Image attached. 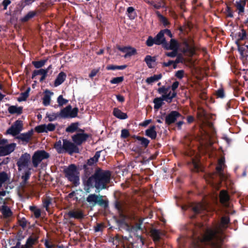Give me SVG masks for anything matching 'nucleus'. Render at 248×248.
I'll use <instances>...</instances> for the list:
<instances>
[{
    "label": "nucleus",
    "mask_w": 248,
    "mask_h": 248,
    "mask_svg": "<svg viewBox=\"0 0 248 248\" xmlns=\"http://www.w3.org/2000/svg\"><path fill=\"white\" fill-rule=\"evenodd\" d=\"M162 77L161 74L158 75H154L153 76H151L146 78V82L148 84H152L153 82L158 81Z\"/></svg>",
    "instance_id": "c756f323"
},
{
    "label": "nucleus",
    "mask_w": 248,
    "mask_h": 248,
    "mask_svg": "<svg viewBox=\"0 0 248 248\" xmlns=\"http://www.w3.org/2000/svg\"><path fill=\"white\" fill-rule=\"evenodd\" d=\"M63 173L65 177L75 186H77L79 185V172L75 164H70L65 168L63 170Z\"/></svg>",
    "instance_id": "7ed1b4c3"
},
{
    "label": "nucleus",
    "mask_w": 248,
    "mask_h": 248,
    "mask_svg": "<svg viewBox=\"0 0 248 248\" xmlns=\"http://www.w3.org/2000/svg\"><path fill=\"white\" fill-rule=\"evenodd\" d=\"M46 117L48 118L49 122H52L60 117L59 113H52V114L46 113Z\"/></svg>",
    "instance_id": "8fccbe9b"
},
{
    "label": "nucleus",
    "mask_w": 248,
    "mask_h": 248,
    "mask_svg": "<svg viewBox=\"0 0 248 248\" xmlns=\"http://www.w3.org/2000/svg\"><path fill=\"white\" fill-rule=\"evenodd\" d=\"M51 202L52 199L49 197H46L45 199H43V205L46 211H48L49 206L50 204L51 203Z\"/></svg>",
    "instance_id": "37998d69"
},
{
    "label": "nucleus",
    "mask_w": 248,
    "mask_h": 248,
    "mask_svg": "<svg viewBox=\"0 0 248 248\" xmlns=\"http://www.w3.org/2000/svg\"><path fill=\"white\" fill-rule=\"evenodd\" d=\"M175 76L178 78L182 79L184 76V71L183 70L177 71L176 72Z\"/></svg>",
    "instance_id": "774afa93"
},
{
    "label": "nucleus",
    "mask_w": 248,
    "mask_h": 248,
    "mask_svg": "<svg viewBox=\"0 0 248 248\" xmlns=\"http://www.w3.org/2000/svg\"><path fill=\"white\" fill-rule=\"evenodd\" d=\"M156 60V57L155 56L152 57L150 55H147L144 59V62H146V64L149 68H153L152 62H155Z\"/></svg>",
    "instance_id": "7c9ffc66"
},
{
    "label": "nucleus",
    "mask_w": 248,
    "mask_h": 248,
    "mask_svg": "<svg viewBox=\"0 0 248 248\" xmlns=\"http://www.w3.org/2000/svg\"><path fill=\"white\" fill-rule=\"evenodd\" d=\"M133 138H134L140 141V144L142 145V147L144 148H147L150 143V140L144 137L134 135L133 136Z\"/></svg>",
    "instance_id": "c85d7f7f"
},
{
    "label": "nucleus",
    "mask_w": 248,
    "mask_h": 248,
    "mask_svg": "<svg viewBox=\"0 0 248 248\" xmlns=\"http://www.w3.org/2000/svg\"><path fill=\"white\" fill-rule=\"evenodd\" d=\"M96 162H97L95 160H94L93 158L91 157L90 159L87 160L86 163L85 164L87 165V166L93 167L94 165Z\"/></svg>",
    "instance_id": "69168bd1"
},
{
    "label": "nucleus",
    "mask_w": 248,
    "mask_h": 248,
    "mask_svg": "<svg viewBox=\"0 0 248 248\" xmlns=\"http://www.w3.org/2000/svg\"><path fill=\"white\" fill-rule=\"evenodd\" d=\"M47 73V71L45 70L44 69H40L39 70H35L33 71L31 78L34 79L35 78V77L38 75H43Z\"/></svg>",
    "instance_id": "ea45409f"
},
{
    "label": "nucleus",
    "mask_w": 248,
    "mask_h": 248,
    "mask_svg": "<svg viewBox=\"0 0 248 248\" xmlns=\"http://www.w3.org/2000/svg\"><path fill=\"white\" fill-rule=\"evenodd\" d=\"M57 101L58 103V106L59 107H62L68 102V100L64 98L62 95H60L58 97Z\"/></svg>",
    "instance_id": "79ce46f5"
},
{
    "label": "nucleus",
    "mask_w": 248,
    "mask_h": 248,
    "mask_svg": "<svg viewBox=\"0 0 248 248\" xmlns=\"http://www.w3.org/2000/svg\"><path fill=\"white\" fill-rule=\"evenodd\" d=\"M216 173L219 176L221 179H223L224 177V174L223 173V167L219 165H217L216 167Z\"/></svg>",
    "instance_id": "49530a36"
},
{
    "label": "nucleus",
    "mask_w": 248,
    "mask_h": 248,
    "mask_svg": "<svg viewBox=\"0 0 248 248\" xmlns=\"http://www.w3.org/2000/svg\"><path fill=\"white\" fill-rule=\"evenodd\" d=\"M126 13L127 16L131 19H133L136 16V13L135 12V9L133 7H128L127 8Z\"/></svg>",
    "instance_id": "c9c22d12"
},
{
    "label": "nucleus",
    "mask_w": 248,
    "mask_h": 248,
    "mask_svg": "<svg viewBox=\"0 0 248 248\" xmlns=\"http://www.w3.org/2000/svg\"><path fill=\"white\" fill-rule=\"evenodd\" d=\"M35 130L38 133H47L46 128V124L38 125L35 127Z\"/></svg>",
    "instance_id": "de8ad7c7"
},
{
    "label": "nucleus",
    "mask_w": 248,
    "mask_h": 248,
    "mask_svg": "<svg viewBox=\"0 0 248 248\" xmlns=\"http://www.w3.org/2000/svg\"><path fill=\"white\" fill-rule=\"evenodd\" d=\"M219 199L220 203L225 207H229V201L230 197L228 192L226 190H221L219 193Z\"/></svg>",
    "instance_id": "4468645a"
},
{
    "label": "nucleus",
    "mask_w": 248,
    "mask_h": 248,
    "mask_svg": "<svg viewBox=\"0 0 248 248\" xmlns=\"http://www.w3.org/2000/svg\"><path fill=\"white\" fill-rule=\"evenodd\" d=\"M82 168L84 170L85 176L87 177V179L89 177H90V175L93 171V167L84 164L82 166Z\"/></svg>",
    "instance_id": "72a5a7b5"
},
{
    "label": "nucleus",
    "mask_w": 248,
    "mask_h": 248,
    "mask_svg": "<svg viewBox=\"0 0 248 248\" xmlns=\"http://www.w3.org/2000/svg\"><path fill=\"white\" fill-rule=\"evenodd\" d=\"M23 123L19 120H16L9 129L6 131V133L11 134L13 136L17 135L22 130Z\"/></svg>",
    "instance_id": "9d476101"
},
{
    "label": "nucleus",
    "mask_w": 248,
    "mask_h": 248,
    "mask_svg": "<svg viewBox=\"0 0 248 248\" xmlns=\"http://www.w3.org/2000/svg\"><path fill=\"white\" fill-rule=\"evenodd\" d=\"M54 148L56 150L58 154L62 153V145L61 140H59L55 143Z\"/></svg>",
    "instance_id": "a19ab883"
},
{
    "label": "nucleus",
    "mask_w": 248,
    "mask_h": 248,
    "mask_svg": "<svg viewBox=\"0 0 248 248\" xmlns=\"http://www.w3.org/2000/svg\"><path fill=\"white\" fill-rule=\"evenodd\" d=\"M91 136V134L85 133H77L72 136V140L77 146L80 145Z\"/></svg>",
    "instance_id": "9b49d317"
},
{
    "label": "nucleus",
    "mask_w": 248,
    "mask_h": 248,
    "mask_svg": "<svg viewBox=\"0 0 248 248\" xmlns=\"http://www.w3.org/2000/svg\"><path fill=\"white\" fill-rule=\"evenodd\" d=\"M50 96L48 94H45L43 98V104L45 106H47L50 104Z\"/></svg>",
    "instance_id": "3c124183"
},
{
    "label": "nucleus",
    "mask_w": 248,
    "mask_h": 248,
    "mask_svg": "<svg viewBox=\"0 0 248 248\" xmlns=\"http://www.w3.org/2000/svg\"><path fill=\"white\" fill-rule=\"evenodd\" d=\"M16 144L12 143L4 146H0V156L7 155L12 153L15 149Z\"/></svg>",
    "instance_id": "2eb2a0df"
},
{
    "label": "nucleus",
    "mask_w": 248,
    "mask_h": 248,
    "mask_svg": "<svg viewBox=\"0 0 248 248\" xmlns=\"http://www.w3.org/2000/svg\"><path fill=\"white\" fill-rule=\"evenodd\" d=\"M31 155L28 153H25L21 155L16 162L18 170L20 171L23 169L31 168L29 165L31 163Z\"/></svg>",
    "instance_id": "423d86ee"
},
{
    "label": "nucleus",
    "mask_w": 248,
    "mask_h": 248,
    "mask_svg": "<svg viewBox=\"0 0 248 248\" xmlns=\"http://www.w3.org/2000/svg\"><path fill=\"white\" fill-rule=\"evenodd\" d=\"M159 16H160V20H161V22L163 23V24L165 26H167L170 24L169 21H168V19L166 17L162 15H161Z\"/></svg>",
    "instance_id": "680f3d73"
},
{
    "label": "nucleus",
    "mask_w": 248,
    "mask_h": 248,
    "mask_svg": "<svg viewBox=\"0 0 248 248\" xmlns=\"http://www.w3.org/2000/svg\"><path fill=\"white\" fill-rule=\"evenodd\" d=\"M49 153L45 150H37L35 151L31 157L32 166L37 168L41 161L49 157Z\"/></svg>",
    "instance_id": "39448f33"
},
{
    "label": "nucleus",
    "mask_w": 248,
    "mask_h": 248,
    "mask_svg": "<svg viewBox=\"0 0 248 248\" xmlns=\"http://www.w3.org/2000/svg\"><path fill=\"white\" fill-rule=\"evenodd\" d=\"M216 95L217 98H223L225 97V93L223 88H219L216 91Z\"/></svg>",
    "instance_id": "864d4df0"
},
{
    "label": "nucleus",
    "mask_w": 248,
    "mask_h": 248,
    "mask_svg": "<svg viewBox=\"0 0 248 248\" xmlns=\"http://www.w3.org/2000/svg\"><path fill=\"white\" fill-rule=\"evenodd\" d=\"M225 13L227 17H233V11L232 10V8L230 6H227Z\"/></svg>",
    "instance_id": "5fc2aeb1"
},
{
    "label": "nucleus",
    "mask_w": 248,
    "mask_h": 248,
    "mask_svg": "<svg viewBox=\"0 0 248 248\" xmlns=\"http://www.w3.org/2000/svg\"><path fill=\"white\" fill-rule=\"evenodd\" d=\"M47 61V59L41 60L39 61H32V64L37 69L41 68L43 67Z\"/></svg>",
    "instance_id": "2f4dec72"
},
{
    "label": "nucleus",
    "mask_w": 248,
    "mask_h": 248,
    "mask_svg": "<svg viewBox=\"0 0 248 248\" xmlns=\"http://www.w3.org/2000/svg\"><path fill=\"white\" fill-rule=\"evenodd\" d=\"M38 15L37 11H30L25 16L20 19L22 23H26Z\"/></svg>",
    "instance_id": "a211bd4d"
},
{
    "label": "nucleus",
    "mask_w": 248,
    "mask_h": 248,
    "mask_svg": "<svg viewBox=\"0 0 248 248\" xmlns=\"http://www.w3.org/2000/svg\"><path fill=\"white\" fill-rule=\"evenodd\" d=\"M185 47L183 49L184 53H188L190 56H193L195 52V48L194 46H190L189 43L186 41L184 43Z\"/></svg>",
    "instance_id": "b1692460"
},
{
    "label": "nucleus",
    "mask_w": 248,
    "mask_h": 248,
    "mask_svg": "<svg viewBox=\"0 0 248 248\" xmlns=\"http://www.w3.org/2000/svg\"><path fill=\"white\" fill-rule=\"evenodd\" d=\"M39 238L38 234L32 233L27 239L26 244L24 245V248H31L34 245L38 243Z\"/></svg>",
    "instance_id": "dca6fc26"
},
{
    "label": "nucleus",
    "mask_w": 248,
    "mask_h": 248,
    "mask_svg": "<svg viewBox=\"0 0 248 248\" xmlns=\"http://www.w3.org/2000/svg\"><path fill=\"white\" fill-rule=\"evenodd\" d=\"M130 136V133L128 130L123 129L121 130V137L123 139H126Z\"/></svg>",
    "instance_id": "6e6d98bb"
},
{
    "label": "nucleus",
    "mask_w": 248,
    "mask_h": 248,
    "mask_svg": "<svg viewBox=\"0 0 248 248\" xmlns=\"http://www.w3.org/2000/svg\"><path fill=\"white\" fill-rule=\"evenodd\" d=\"M163 234V233L159 230L153 229L151 230V236L155 243L159 242L161 239V235Z\"/></svg>",
    "instance_id": "6ab92c4d"
},
{
    "label": "nucleus",
    "mask_w": 248,
    "mask_h": 248,
    "mask_svg": "<svg viewBox=\"0 0 248 248\" xmlns=\"http://www.w3.org/2000/svg\"><path fill=\"white\" fill-rule=\"evenodd\" d=\"M31 168L26 169L23 174L21 176V179L23 180L22 183L24 185L27 184L28 180L30 179V176L31 174Z\"/></svg>",
    "instance_id": "bb28decb"
},
{
    "label": "nucleus",
    "mask_w": 248,
    "mask_h": 248,
    "mask_svg": "<svg viewBox=\"0 0 248 248\" xmlns=\"http://www.w3.org/2000/svg\"><path fill=\"white\" fill-rule=\"evenodd\" d=\"M238 40H244L247 38V33L246 31L243 29L241 30V31L238 33Z\"/></svg>",
    "instance_id": "09e8293b"
},
{
    "label": "nucleus",
    "mask_w": 248,
    "mask_h": 248,
    "mask_svg": "<svg viewBox=\"0 0 248 248\" xmlns=\"http://www.w3.org/2000/svg\"><path fill=\"white\" fill-rule=\"evenodd\" d=\"M103 196L97 195L95 194H91L86 198V201L91 205V207H93L98 204L105 209L108 207V200H105L103 199Z\"/></svg>",
    "instance_id": "20e7f679"
},
{
    "label": "nucleus",
    "mask_w": 248,
    "mask_h": 248,
    "mask_svg": "<svg viewBox=\"0 0 248 248\" xmlns=\"http://www.w3.org/2000/svg\"><path fill=\"white\" fill-rule=\"evenodd\" d=\"M1 212L5 217H10L12 215L11 209L7 206L3 205L1 208Z\"/></svg>",
    "instance_id": "e433bc0d"
},
{
    "label": "nucleus",
    "mask_w": 248,
    "mask_h": 248,
    "mask_svg": "<svg viewBox=\"0 0 248 248\" xmlns=\"http://www.w3.org/2000/svg\"><path fill=\"white\" fill-rule=\"evenodd\" d=\"M230 222V217L224 216L215 229H207L204 234L202 225H188L186 229L190 242L189 248H222L223 232L228 228Z\"/></svg>",
    "instance_id": "f257e3e1"
},
{
    "label": "nucleus",
    "mask_w": 248,
    "mask_h": 248,
    "mask_svg": "<svg viewBox=\"0 0 248 248\" xmlns=\"http://www.w3.org/2000/svg\"><path fill=\"white\" fill-rule=\"evenodd\" d=\"M171 52H169L166 53V55L168 57L171 58H174L178 55V50H172Z\"/></svg>",
    "instance_id": "052dcab7"
},
{
    "label": "nucleus",
    "mask_w": 248,
    "mask_h": 248,
    "mask_svg": "<svg viewBox=\"0 0 248 248\" xmlns=\"http://www.w3.org/2000/svg\"><path fill=\"white\" fill-rule=\"evenodd\" d=\"M153 41V37L151 36H149L148 37L145 44L148 46H149V47L152 46L154 45Z\"/></svg>",
    "instance_id": "0e129e2a"
},
{
    "label": "nucleus",
    "mask_w": 248,
    "mask_h": 248,
    "mask_svg": "<svg viewBox=\"0 0 248 248\" xmlns=\"http://www.w3.org/2000/svg\"><path fill=\"white\" fill-rule=\"evenodd\" d=\"M178 48L179 44L178 42L174 39H171L170 41L169 49L170 50H178Z\"/></svg>",
    "instance_id": "58836bf2"
},
{
    "label": "nucleus",
    "mask_w": 248,
    "mask_h": 248,
    "mask_svg": "<svg viewBox=\"0 0 248 248\" xmlns=\"http://www.w3.org/2000/svg\"><path fill=\"white\" fill-rule=\"evenodd\" d=\"M145 134L152 140H155L157 137L155 126V125L150 126L149 128L145 130Z\"/></svg>",
    "instance_id": "aec40b11"
},
{
    "label": "nucleus",
    "mask_w": 248,
    "mask_h": 248,
    "mask_svg": "<svg viewBox=\"0 0 248 248\" xmlns=\"http://www.w3.org/2000/svg\"><path fill=\"white\" fill-rule=\"evenodd\" d=\"M46 130H47V133L48 131L52 132L55 130L56 126L53 124L49 123L47 125L46 124Z\"/></svg>",
    "instance_id": "bf43d9fd"
},
{
    "label": "nucleus",
    "mask_w": 248,
    "mask_h": 248,
    "mask_svg": "<svg viewBox=\"0 0 248 248\" xmlns=\"http://www.w3.org/2000/svg\"><path fill=\"white\" fill-rule=\"evenodd\" d=\"M117 48L121 52L125 53L124 57L127 58L135 55L137 54V50L136 48L132 47L130 46L122 47L119 45L117 46Z\"/></svg>",
    "instance_id": "f8f14e48"
},
{
    "label": "nucleus",
    "mask_w": 248,
    "mask_h": 248,
    "mask_svg": "<svg viewBox=\"0 0 248 248\" xmlns=\"http://www.w3.org/2000/svg\"><path fill=\"white\" fill-rule=\"evenodd\" d=\"M183 117L181 114L178 111L173 110L171 111L165 118V123L170 125L174 123L179 117Z\"/></svg>",
    "instance_id": "ddd939ff"
},
{
    "label": "nucleus",
    "mask_w": 248,
    "mask_h": 248,
    "mask_svg": "<svg viewBox=\"0 0 248 248\" xmlns=\"http://www.w3.org/2000/svg\"><path fill=\"white\" fill-rule=\"evenodd\" d=\"M9 113L11 114H17L20 115L22 113L23 107H17L16 106H11L8 109Z\"/></svg>",
    "instance_id": "393cba45"
},
{
    "label": "nucleus",
    "mask_w": 248,
    "mask_h": 248,
    "mask_svg": "<svg viewBox=\"0 0 248 248\" xmlns=\"http://www.w3.org/2000/svg\"><path fill=\"white\" fill-rule=\"evenodd\" d=\"M67 215L70 218H74L78 219H83L85 216L83 211L80 210H71L68 212Z\"/></svg>",
    "instance_id": "f3484780"
},
{
    "label": "nucleus",
    "mask_w": 248,
    "mask_h": 248,
    "mask_svg": "<svg viewBox=\"0 0 248 248\" xmlns=\"http://www.w3.org/2000/svg\"><path fill=\"white\" fill-rule=\"evenodd\" d=\"M113 197L114 201L113 204L114 208L118 211L120 217H124L125 216L123 214L124 202L123 200L120 199V195L119 193L117 194L115 193L114 194Z\"/></svg>",
    "instance_id": "1a4fd4ad"
},
{
    "label": "nucleus",
    "mask_w": 248,
    "mask_h": 248,
    "mask_svg": "<svg viewBox=\"0 0 248 248\" xmlns=\"http://www.w3.org/2000/svg\"><path fill=\"white\" fill-rule=\"evenodd\" d=\"M79 125L78 122L73 123L66 128L65 131L68 133H73L77 131Z\"/></svg>",
    "instance_id": "cd10ccee"
},
{
    "label": "nucleus",
    "mask_w": 248,
    "mask_h": 248,
    "mask_svg": "<svg viewBox=\"0 0 248 248\" xmlns=\"http://www.w3.org/2000/svg\"><path fill=\"white\" fill-rule=\"evenodd\" d=\"M176 57L177 58L175 61H173V62H174L175 64L184 62V58L181 54L177 55Z\"/></svg>",
    "instance_id": "e2e57ef3"
},
{
    "label": "nucleus",
    "mask_w": 248,
    "mask_h": 248,
    "mask_svg": "<svg viewBox=\"0 0 248 248\" xmlns=\"http://www.w3.org/2000/svg\"><path fill=\"white\" fill-rule=\"evenodd\" d=\"M66 78V74L63 72H61L54 81V86L57 87L62 84L65 80Z\"/></svg>",
    "instance_id": "412c9836"
},
{
    "label": "nucleus",
    "mask_w": 248,
    "mask_h": 248,
    "mask_svg": "<svg viewBox=\"0 0 248 248\" xmlns=\"http://www.w3.org/2000/svg\"><path fill=\"white\" fill-rule=\"evenodd\" d=\"M111 172L108 170L97 169L94 173L87 179L83 178L84 190L86 193H90L91 188L95 187L98 190L106 189L108 184L110 183Z\"/></svg>",
    "instance_id": "f03ea898"
},
{
    "label": "nucleus",
    "mask_w": 248,
    "mask_h": 248,
    "mask_svg": "<svg viewBox=\"0 0 248 248\" xmlns=\"http://www.w3.org/2000/svg\"><path fill=\"white\" fill-rule=\"evenodd\" d=\"M33 134L32 130L29 131L27 133H21L17 137V139L21 140L23 141H25L26 143L29 142L31 137Z\"/></svg>",
    "instance_id": "4be33fe9"
},
{
    "label": "nucleus",
    "mask_w": 248,
    "mask_h": 248,
    "mask_svg": "<svg viewBox=\"0 0 248 248\" xmlns=\"http://www.w3.org/2000/svg\"><path fill=\"white\" fill-rule=\"evenodd\" d=\"M78 112V108L72 109L70 105L62 109L59 112L60 117L62 118H75L77 116Z\"/></svg>",
    "instance_id": "0eeeda50"
},
{
    "label": "nucleus",
    "mask_w": 248,
    "mask_h": 248,
    "mask_svg": "<svg viewBox=\"0 0 248 248\" xmlns=\"http://www.w3.org/2000/svg\"><path fill=\"white\" fill-rule=\"evenodd\" d=\"M156 38V42L159 43L160 45H161L165 41V38L164 37V35L163 34V31L161 30L155 36Z\"/></svg>",
    "instance_id": "4c0bfd02"
},
{
    "label": "nucleus",
    "mask_w": 248,
    "mask_h": 248,
    "mask_svg": "<svg viewBox=\"0 0 248 248\" xmlns=\"http://www.w3.org/2000/svg\"><path fill=\"white\" fill-rule=\"evenodd\" d=\"M206 112L203 108H199L198 109V111L197 112V116L200 119H205L207 118L206 116Z\"/></svg>",
    "instance_id": "a18cd8bd"
},
{
    "label": "nucleus",
    "mask_w": 248,
    "mask_h": 248,
    "mask_svg": "<svg viewBox=\"0 0 248 248\" xmlns=\"http://www.w3.org/2000/svg\"><path fill=\"white\" fill-rule=\"evenodd\" d=\"M124 80V77L123 76L115 77L110 80V83L112 84H118L122 83Z\"/></svg>",
    "instance_id": "c03bdc74"
},
{
    "label": "nucleus",
    "mask_w": 248,
    "mask_h": 248,
    "mask_svg": "<svg viewBox=\"0 0 248 248\" xmlns=\"http://www.w3.org/2000/svg\"><path fill=\"white\" fill-rule=\"evenodd\" d=\"M113 114L116 118L121 120L126 119L128 118L126 113L122 112L120 109L116 108H114Z\"/></svg>",
    "instance_id": "5701e85b"
},
{
    "label": "nucleus",
    "mask_w": 248,
    "mask_h": 248,
    "mask_svg": "<svg viewBox=\"0 0 248 248\" xmlns=\"http://www.w3.org/2000/svg\"><path fill=\"white\" fill-rule=\"evenodd\" d=\"M186 0H180L179 3V7L183 12L186 11Z\"/></svg>",
    "instance_id": "338daca9"
},
{
    "label": "nucleus",
    "mask_w": 248,
    "mask_h": 248,
    "mask_svg": "<svg viewBox=\"0 0 248 248\" xmlns=\"http://www.w3.org/2000/svg\"><path fill=\"white\" fill-rule=\"evenodd\" d=\"M30 90L31 89L29 87L25 92L21 93L20 96L17 98V101L19 102H22L26 100L27 98L29 97Z\"/></svg>",
    "instance_id": "473e14b6"
},
{
    "label": "nucleus",
    "mask_w": 248,
    "mask_h": 248,
    "mask_svg": "<svg viewBox=\"0 0 248 248\" xmlns=\"http://www.w3.org/2000/svg\"><path fill=\"white\" fill-rule=\"evenodd\" d=\"M8 179V175L5 172H0V181L2 183L5 182Z\"/></svg>",
    "instance_id": "4d7b16f0"
},
{
    "label": "nucleus",
    "mask_w": 248,
    "mask_h": 248,
    "mask_svg": "<svg viewBox=\"0 0 248 248\" xmlns=\"http://www.w3.org/2000/svg\"><path fill=\"white\" fill-rule=\"evenodd\" d=\"M153 103L155 104L154 109L156 110L159 109L164 104V103L162 101V99L158 97L155 98L153 100Z\"/></svg>",
    "instance_id": "f704fd0d"
},
{
    "label": "nucleus",
    "mask_w": 248,
    "mask_h": 248,
    "mask_svg": "<svg viewBox=\"0 0 248 248\" xmlns=\"http://www.w3.org/2000/svg\"><path fill=\"white\" fill-rule=\"evenodd\" d=\"M35 0H21L20 1V6L24 7L27 5H29L33 3Z\"/></svg>",
    "instance_id": "13d9d810"
},
{
    "label": "nucleus",
    "mask_w": 248,
    "mask_h": 248,
    "mask_svg": "<svg viewBox=\"0 0 248 248\" xmlns=\"http://www.w3.org/2000/svg\"><path fill=\"white\" fill-rule=\"evenodd\" d=\"M62 141V153L67 152L69 155H72L79 153V149L74 142L72 143L67 139H63Z\"/></svg>",
    "instance_id": "6e6552de"
},
{
    "label": "nucleus",
    "mask_w": 248,
    "mask_h": 248,
    "mask_svg": "<svg viewBox=\"0 0 248 248\" xmlns=\"http://www.w3.org/2000/svg\"><path fill=\"white\" fill-rule=\"evenodd\" d=\"M170 87L168 86L167 87H165V86H162V87L159 88L157 89V92L159 94H166L168 93L169 90L170 89Z\"/></svg>",
    "instance_id": "603ef678"
},
{
    "label": "nucleus",
    "mask_w": 248,
    "mask_h": 248,
    "mask_svg": "<svg viewBox=\"0 0 248 248\" xmlns=\"http://www.w3.org/2000/svg\"><path fill=\"white\" fill-rule=\"evenodd\" d=\"M246 1L244 0H240L235 2V6L238 10V14L240 15L244 13L245 11V7L246 6Z\"/></svg>",
    "instance_id": "a878e982"
}]
</instances>
